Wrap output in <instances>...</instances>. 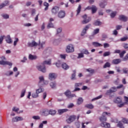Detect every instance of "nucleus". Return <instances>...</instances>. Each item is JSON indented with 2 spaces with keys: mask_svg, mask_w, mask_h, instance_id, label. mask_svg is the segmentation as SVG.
Listing matches in <instances>:
<instances>
[{
  "mask_svg": "<svg viewBox=\"0 0 128 128\" xmlns=\"http://www.w3.org/2000/svg\"><path fill=\"white\" fill-rule=\"evenodd\" d=\"M52 64V62L50 60H45L40 65L38 66H36L38 70L42 72H46V64Z\"/></svg>",
  "mask_w": 128,
  "mask_h": 128,
  "instance_id": "1",
  "label": "nucleus"
},
{
  "mask_svg": "<svg viewBox=\"0 0 128 128\" xmlns=\"http://www.w3.org/2000/svg\"><path fill=\"white\" fill-rule=\"evenodd\" d=\"M106 116H110V113L108 112H104L102 113V116L99 118V120L101 124L106 122Z\"/></svg>",
  "mask_w": 128,
  "mask_h": 128,
  "instance_id": "2",
  "label": "nucleus"
},
{
  "mask_svg": "<svg viewBox=\"0 0 128 128\" xmlns=\"http://www.w3.org/2000/svg\"><path fill=\"white\" fill-rule=\"evenodd\" d=\"M6 60V57L2 56V57L0 58V64L2 66H6V64H8V66H12V63L8 62V61H5Z\"/></svg>",
  "mask_w": 128,
  "mask_h": 128,
  "instance_id": "3",
  "label": "nucleus"
},
{
  "mask_svg": "<svg viewBox=\"0 0 128 128\" xmlns=\"http://www.w3.org/2000/svg\"><path fill=\"white\" fill-rule=\"evenodd\" d=\"M66 50L68 54L74 52V47L72 44H69L66 46Z\"/></svg>",
  "mask_w": 128,
  "mask_h": 128,
  "instance_id": "4",
  "label": "nucleus"
},
{
  "mask_svg": "<svg viewBox=\"0 0 128 128\" xmlns=\"http://www.w3.org/2000/svg\"><path fill=\"white\" fill-rule=\"evenodd\" d=\"M48 84V82L44 81V76H39V86H42L44 84Z\"/></svg>",
  "mask_w": 128,
  "mask_h": 128,
  "instance_id": "5",
  "label": "nucleus"
},
{
  "mask_svg": "<svg viewBox=\"0 0 128 128\" xmlns=\"http://www.w3.org/2000/svg\"><path fill=\"white\" fill-rule=\"evenodd\" d=\"M82 18L84 20L82 22V23L83 24H88L90 22V20H92V18L88 16V15L84 14V16H82Z\"/></svg>",
  "mask_w": 128,
  "mask_h": 128,
  "instance_id": "6",
  "label": "nucleus"
},
{
  "mask_svg": "<svg viewBox=\"0 0 128 128\" xmlns=\"http://www.w3.org/2000/svg\"><path fill=\"white\" fill-rule=\"evenodd\" d=\"M76 116H70L66 120V122L68 124H71L74 120H76Z\"/></svg>",
  "mask_w": 128,
  "mask_h": 128,
  "instance_id": "7",
  "label": "nucleus"
},
{
  "mask_svg": "<svg viewBox=\"0 0 128 128\" xmlns=\"http://www.w3.org/2000/svg\"><path fill=\"white\" fill-rule=\"evenodd\" d=\"M82 86V82L75 83L74 88L75 89L72 91L73 92H78V90H80V88H78L80 86Z\"/></svg>",
  "mask_w": 128,
  "mask_h": 128,
  "instance_id": "8",
  "label": "nucleus"
},
{
  "mask_svg": "<svg viewBox=\"0 0 128 128\" xmlns=\"http://www.w3.org/2000/svg\"><path fill=\"white\" fill-rule=\"evenodd\" d=\"M20 120H24V118L20 116H16L12 118V122H20Z\"/></svg>",
  "mask_w": 128,
  "mask_h": 128,
  "instance_id": "9",
  "label": "nucleus"
},
{
  "mask_svg": "<svg viewBox=\"0 0 128 128\" xmlns=\"http://www.w3.org/2000/svg\"><path fill=\"white\" fill-rule=\"evenodd\" d=\"M48 78L50 80H56V74L54 73H50L48 74Z\"/></svg>",
  "mask_w": 128,
  "mask_h": 128,
  "instance_id": "10",
  "label": "nucleus"
},
{
  "mask_svg": "<svg viewBox=\"0 0 128 128\" xmlns=\"http://www.w3.org/2000/svg\"><path fill=\"white\" fill-rule=\"evenodd\" d=\"M41 112L42 116H48L50 114V110L48 109H43L41 111Z\"/></svg>",
  "mask_w": 128,
  "mask_h": 128,
  "instance_id": "11",
  "label": "nucleus"
},
{
  "mask_svg": "<svg viewBox=\"0 0 128 128\" xmlns=\"http://www.w3.org/2000/svg\"><path fill=\"white\" fill-rule=\"evenodd\" d=\"M58 10H60V8L58 6H54L52 8V12L53 14H56L58 12Z\"/></svg>",
  "mask_w": 128,
  "mask_h": 128,
  "instance_id": "12",
  "label": "nucleus"
},
{
  "mask_svg": "<svg viewBox=\"0 0 128 128\" xmlns=\"http://www.w3.org/2000/svg\"><path fill=\"white\" fill-rule=\"evenodd\" d=\"M58 16L60 18H64L66 16V12L62 10L60 11L58 13Z\"/></svg>",
  "mask_w": 128,
  "mask_h": 128,
  "instance_id": "13",
  "label": "nucleus"
},
{
  "mask_svg": "<svg viewBox=\"0 0 128 128\" xmlns=\"http://www.w3.org/2000/svg\"><path fill=\"white\" fill-rule=\"evenodd\" d=\"M117 89L116 87H112L109 90L107 91L106 94H110L112 92H116Z\"/></svg>",
  "mask_w": 128,
  "mask_h": 128,
  "instance_id": "14",
  "label": "nucleus"
},
{
  "mask_svg": "<svg viewBox=\"0 0 128 128\" xmlns=\"http://www.w3.org/2000/svg\"><path fill=\"white\" fill-rule=\"evenodd\" d=\"M100 126L102 128H110V124L109 123H108L106 122H104L103 123H101Z\"/></svg>",
  "mask_w": 128,
  "mask_h": 128,
  "instance_id": "15",
  "label": "nucleus"
},
{
  "mask_svg": "<svg viewBox=\"0 0 128 128\" xmlns=\"http://www.w3.org/2000/svg\"><path fill=\"white\" fill-rule=\"evenodd\" d=\"M6 42H7V44H10L12 42V38H10V35H8L6 38Z\"/></svg>",
  "mask_w": 128,
  "mask_h": 128,
  "instance_id": "16",
  "label": "nucleus"
},
{
  "mask_svg": "<svg viewBox=\"0 0 128 128\" xmlns=\"http://www.w3.org/2000/svg\"><path fill=\"white\" fill-rule=\"evenodd\" d=\"M116 88H118V89L122 88V91L120 92H119V94H124V85L122 84H121L119 85L118 86L116 87Z\"/></svg>",
  "mask_w": 128,
  "mask_h": 128,
  "instance_id": "17",
  "label": "nucleus"
},
{
  "mask_svg": "<svg viewBox=\"0 0 128 128\" xmlns=\"http://www.w3.org/2000/svg\"><path fill=\"white\" fill-rule=\"evenodd\" d=\"M121 62L122 60L120 59H114L112 60V64H118Z\"/></svg>",
  "mask_w": 128,
  "mask_h": 128,
  "instance_id": "18",
  "label": "nucleus"
},
{
  "mask_svg": "<svg viewBox=\"0 0 128 128\" xmlns=\"http://www.w3.org/2000/svg\"><path fill=\"white\" fill-rule=\"evenodd\" d=\"M28 58L30 60H36L38 58V56L36 55H32V54H30L28 56Z\"/></svg>",
  "mask_w": 128,
  "mask_h": 128,
  "instance_id": "19",
  "label": "nucleus"
},
{
  "mask_svg": "<svg viewBox=\"0 0 128 128\" xmlns=\"http://www.w3.org/2000/svg\"><path fill=\"white\" fill-rule=\"evenodd\" d=\"M119 20L123 22H126V20H128V18L124 15H121L119 16Z\"/></svg>",
  "mask_w": 128,
  "mask_h": 128,
  "instance_id": "20",
  "label": "nucleus"
},
{
  "mask_svg": "<svg viewBox=\"0 0 128 128\" xmlns=\"http://www.w3.org/2000/svg\"><path fill=\"white\" fill-rule=\"evenodd\" d=\"M68 110L66 108V109H60L58 110V113L59 114H64V112H68Z\"/></svg>",
  "mask_w": 128,
  "mask_h": 128,
  "instance_id": "21",
  "label": "nucleus"
},
{
  "mask_svg": "<svg viewBox=\"0 0 128 128\" xmlns=\"http://www.w3.org/2000/svg\"><path fill=\"white\" fill-rule=\"evenodd\" d=\"M56 110L52 109L49 110V114H50L51 116H56Z\"/></svg>",
  "mask_w": 128,
  "mask_h": 128,
  "instance_id": "22",
  "label": "nucleus"
},
{
  "mask_svg": "<svg viewBox=\"0 0 128 128\" xmlns=\"http://www.w3.org/2000/svg\"><path fill=\"white\" fill-rule=\"evenodd\" d=\"M38 46V43L34 41H32V42L28 44V46L30 48H32V46Z\"/></svg>",
  "mask_w": 128,
  "mask_h": 128,
  "instance_id": "23",
  "label": "nucleus"
},
{
  "mask_svg": "<svg viewBox=\"0 0 128 128\" xmlns=\"http://www.w3.org/2000/svg\"><path fill=\"white\" fill-rule=\"evenodd\" d=\"M91 10L92 12V14H96V10H98V8L95 6H92L91 7Z\"/></svg>",
  "mask_w": 128,
  "mask_h": 128,
  "instance_id": "24",
  "label": "nucleus"
},
{
  "mask_svg": "<svg viewBox=\"0 0 128 128\" xmlns=\"http://www.w3.org/2000/svg\"><path fill=\"white\" fill-rule=\"evenodd\" d=\"M54 28V25L52 22H49L47 25V28Z\"/></svg>",
  "mask_w": 128,
  "mask_h": 128,
  "instance_id": "25",
  "label": "nucleus"
},
{
  "mask_svg": "<svg viewBox=\"0 0 128 128\" xmlns=\"http://www.w3.org/2000/svg\"><path fill=\"white\" fill-rule=\"evenodd\" d=\"M62 68H64V70H68V68H70V66H68L66 64V63H63L62 64Z\"/></svg>",
  "mask_w": 128,
  "mask_h": 128,
  "instance_id": "26",
  "label": "nucleus"
},
{
  "mask_svg": "<svg viewBox=\"0 0 128 128\" xmlns=\"http://www.w3.org/2000/svg\"><path fill=\"white\" fill-rule=\"evenodd\" d=\"M92 44L94 46H96V47H98V46H102V44H100L98 42H93L92 43Z\"/></svg>",
  "mask_w": 128,
  "mask_h": 128,
  "instance_id": "27",
  "label": "nucleus"
},
{
  "mask_svg": "<svg viewBox=\"0 0 128 128\" xmlns=\"http://www.w3.org/2000/svg\"><path fill=\"white\" fill-rule=\"evenodd\" d=\"M1 16L4 20H8V18H10V16L8 14H1Z\"/></svg>",
  "mask_w": 128,
  "mask_h": 128,
  "instance_id": "28",
  "label": "nucleus"
},
{
  "mask_svg": "<svg viewBox=\"0 0 128 128\" xmlns=\"http://www.w3.org/2000/svg\"><path fill=\"white\" fill-rule=\"evenodd\" d=\"M82 10V6L80 4L78 6L77 10H76V16H78L80 14V10Z\"/></svg>",
  "mask_w": 128,
  "mask_h": 128,
  "instance_id": "29",
  "label": "nucleus"
},
{
  "mask_svg": "<svg viewBox=\"0 0 128 128\" xmlns=\"http://www.w3.org/2000/svg\"><path fill=\"white\" fill-rule=\"evenodd\" d=\"M76 70H74L73 74H72V78H71V80H76Z\"/></svg>",
  "mask_w": 128,
  "mask_h": 128,
  "instance_id": "30",
  "label": "nucleus"
},
{
  "mask_svg": "<svg viewBox=\"0 0 128 128\" xmlns=\"http://www.w3.org/2000/svg\"><path fill=\"white\" fill-rule=\"evenodd\" d=\"M104 68H110V63L106 62L103 66Z\"/></svg>",
  "mask_w": 128,
  "mask_h": 128,
  "instance_id": "31",
  "label": "nucleus"
},
{
  "mask_svg": "<svg viewBox=\"0 0 128 128\" xmlns=\"http://www.w3.org/2000/svg\"><path fill=\"white\" fill-rule=\"evenodd\" d=\"M84 102V100L82 98H78L77 101L78 104H81Z\"/></svg>",
  "mask_w": 128,
  "mask_h": 128,
  "instance_id": "32",
  "label": "nucleus"
},
{
  "mask_svg": "<svg viewBox=\"0 0 128 128\" xmlns=\"http://www.w3.org/2000/svg\"><path fill=\"white\" fill-rule=\"evenodd\" d=\"M50 86H51L52 88H56V82H52L50 83Z\"/></svg>",
  "mask_w": 128,
  "mask_h": 128,
  "instance_id": "33",
  "label": "nucleus"
},
{
  "mask_svg": "<svg viewBox=\"0 0 128 128\" xmlns=\"http://www.w3.org/2000/svg\"><path fill=\"white\" fill-rule=\"evenodd\" d=\"M106 6V2H102L100 4V7L102 8H104Z\"/></svg>",
  "mask_w": 128,
  "mask_h": 128,
  "instance_id": "34",
  "label": "nucleus"
},
{
  "mask_svg": "<svg viewBox=\"0 0 128 128\" xmlns=\"http://www.w3.org/2000/svg\"><path fill=\"white\" fill-rule=\"evenodd\" d=\"M60 42V40L57 39V40H54L53 42L54 44V46H58V44H59Z\"/></svg>",
  "mask_w": 128,
  "mask_h": 128,
  "instance_id": "35",
  "label": "nucleus"
},
{
  "mask_svg": "<svg viewBox=\"0 0 128 128\" xmlns=\"http://www.w3.org/2000/svg\"><path fill=\"white\" fill-rule=\"evenodd\" d=\"M26 90L25 89H24L21 92V94L20 98H24V94H26Z\"/></svg>",
  "mask_w": 128,
  "mask_h": 128,
  "instance_id": "36",
  "label": "nucleus"
},
{
  "mask_svg": "<svg viewBox=\"0 0 128 128\" xmlns=\"http://www.w3.org/2000/svg\"><path fill=\"white\" fill-rule=\"evenodd\" d=\"M100 32V28H97L94 30L93 32V35L94 36V34H98Z\"/></svg>",
  "mask_w": 128,
  "mask_h": 128,
  "instance_id": "37",
  "label": "nucleus"
},
{
  "mask_svg": "<svg viewBox=\"0 0 128 128\" xmlns=\"http://www.w3.org/2000/svg\"><path fill=\"white\" fill-rule=\"evenodd\" d=\"M44 89L42 88H39L38 89L36 90V92L38 94H40V92H44Z\"/></svg>",
  "mask_w": 128,
  "mask_h": 128,
  "instance_id": "38",
  "label": "nucleus"
},
{
  "mask_svg": "<svg viewBox=\"0 0 128 128\" xmlns=\"http://www.w3.org/2000/svg\"><path fill=\"white\" fill-rule=\"evenodd\" d=\"M82 54H90V52H88V50L86 49H83L82 50Z\"/></svg>",
  "mask_w": 128,
  "mask_h": 128,
  "instance_id": "39",
  "label": "nucleus"
},
{
  "mask_svg": "<svg viewBox=\"0 0 128 128\" xmlns=\"http://www.w3.org/2000/svg\"><path fill=\"white\" fill-rule=\"evenodd\" d=\"M86 108H90V110H92V108H94V106L92 104H86Z\"/></svg>",
  "mask_w": 128,
  "mask_h": 128,
  "instance_id": "40",
  "label": "nucleus"
},
{
  "mask_svg": "<svg viewBox=\"0 0 128 128\" xmlns=\"http://www.w3.org/2000/svg\"><path fill=\"white\" fill-rule=\"evenodd\" d=\"M101 24H102V22H100V21H99L98 20H96L94 22V26H100Z\"/></svg>",
  "mask_w": 128,
  "mask_h": 128,
  "instance_id": "41",
  "label": "nucleus"
},
{
  "mask_svg": "<svg viewBox=\"0 0 128 128\" xmlns=\"http://www.w3.org/2000/svg\"><path fill=\"white\" fill-rule=\"evenodd\" d=\"M110 16L112 18H114L116 16V12H112Z\"/></svg>",
  "mask_w": 128,
  "mask_h": 128,
  "instance_id": "42",
  "label": "nucleus"
},
{
  "mask_svg": "<svg viewBox=\"0 0 128 128\" xmlns=\"http://www.w3.org/2000/svg\"><path fill=\"white\" fill-rule=\"evenodd\" d=\"M32 96L34 98H38V94L36 92V93L32 94Z\"/></svg>",
  "mask_w": 128,
  "mask_h": 128,
  "instance_id": "43",
  "label": "nucleus"
},
{
  "mask_svg": "<svg viewBox=\"0 0 128 128\" xmlns=\"http://www.w3.org/2000/svg\"><path fill=\"white\" fill-rule=\"evenodd\" d=\"M84 53L82 52V53H79L78 54V58H84Z\"/></svg>",
  "mask_w": 128,
  "mask_h": 128,
  "instance_id": "44",
  "label": "nucleus"
},
{
  "mask_svg": "<svg viewBox=\"0 0 128 128\" xmlns=\"http://www.w3.org/2000/svg\"><path fill=\"white\" fill-rule=\"evenodd\" d=\"M102 98V95H100L98 97H96L93 99H92V102H94V100H100V98Z\"/></svg>",
  "mask_w": 128,
  "mask_h": 128,
  "instance_id": "45",
  "label": "nucleus"
},
{
  "mask_svg": "<svg viewBox=\"0 0 128 128\" xmlns=\"http://www.w3.org/2000/svg\"><path fill=\"white\" fill-rule=\"evenodd\" d=\"M49 4L47 2H44V6H46L45 8H44V10H48V6H49Z\"/></svg>",
  "mask_w": 128,
  "mask_h": 128,
  "instance_id": "46",
  "label": "nucleus"
},
{
  "mask_svg": "<svg viewBox=\"0 0 128 128\" xmlns=\"http://www.w3.org/2000/svg\"><path fill=\"white\" fill-rule=\"evenodd\" d=\"M86 72H90V74H94V70L90 68L86 70Z\"/></svg>",
  "mask_w": 128,
  "mask_h": 128,
  "instance_id": "47",
  "label": "nucleus"
},
{
  "mask_svg": "<svg viewBox=\"0 0 128 128\" xmlns=\"http://www.w3.org/2000/svg\"><path fill=\"white\" fill-rule=\"evenodd\" d=\"M62 32V28H58L56 30V34H60Z\"/></svg>",
  "mask_w": 128,
  "mask_h": 128,
  "instance_id": "48",
  "label": "nucleus"
},
{
  "mask_svg": "<svg viewBox=\"0 0 128 128\" xmlns=\"http://www.w3.org/2000/svg\"><path fill=\"white\" fill-rule=\"evenodd\" d=\"M115 102L116 104H120V102H122V99H120V98H117L115 100Z\"/></svg>",
  "mask_w": 128,
  "mask_h": 128,
  "instance_id": "49",
  "label": "nucleus"
},
{
  "mask_svg": "<svg viewBox=\"0 0 128 128\" xmlns=\"http://www.w3.org/2000/svg\"><path fill=\"white\" fill-rule=\"evenodd\" d=\"M117 126L120 128H122L124 127V126L122 125V123L121 122H119L117 124Z\"/></svg>",
  "mask_w": 128,
  "mask_h": 128,
  "instance_id": "50",
  "label": "nucleus"
},
{
  "mask_svg": "<svg viewBox=\"0 0 128 128\" xmlns=\"http://www.w3.org/2000/svg\"><path fill=\"white\" fill-rule=\"evenodd\" d=\"M6 38L5 36H2L0 37V44H2V42L4 41V38Z\"/></svg>",
  "mask_w": 128,
  "mask_h": 128,
  "instance_id": "51",
  "label": "nucleus"
},
{
  "mask_svg": "<svg viewBox=\"0 0 128 128\" xmlns=\"http://www.w3.org/2000/svg\"><path fill=\"white\" fill-rule=\"evenodd\" d=\"M104 56H110V52H106L104 54Z\"/></svg>",
  "mask_w": 128,
  "mask_h": 128,
  "instance_id": "52",
  "label": "nucleus"
},
{
  "mask_svg": "<svg viewBox=\"0 0 128 128\" xmlns=\"http://www.w3.org/2000/svg\"><path fill=\"white\" fill-rule=\"evenodd\" d=\"M64 94L66 96H70V90H67L64 92Z\"/></svg>",
  "mask_w": 128,
  "mask_h": 128,
  "instance_id": "53",
  "label": "nucleus"
},
{
  "mask_svg": "<svg viewBox=\"0 0 128 128\" xmlns=\"http://www.w3.org/2000/svg\"><path fill=\"white\" fill-rule=\"evenodd\" d=\"M126 50L122 51L121 53H120V58H123L124 54H126Z\"/></svg>",
  "mask_w": 128,
  "mask_h": 128,
  "instance_id": "54",
  "label": "nucleus"
},
{
  "mask_svg": "<svg viewBox=\"0 0 128 128\" xmlns=\"http://www.w3.org/2000/svg\"><path fill=\"white\" fill-rule=\"evenodd\" d=\"M12 112H18V111L20 110V109L18 108H17L16 107H14L12 110Z\"/></svg>",
  "mask_w": 128,
  "mask_h": 128,
  "instance_id": "55",
  "label": "nucleus"
},
{
  "mask_svg": "<svg viewBox=\"0 0 128 128\" xmlns=\"http://www.w3.org/2000/svg\"><path fill=\"white\" fill-rule=\"evenodd\" d=\"M122 60L124 62H126V60H128V54H127L126 56L123 58Z\"/></svg>",
  "mask_w": 128,
  "mask_h": 128,
  "instance_id": "56",
  "label": "nucleus"
},
{
  "mask_svg": "<svg viewBox=\"0 0 128 128\" xmlns=\"http://www.w3.org/2000/svg\"><path fill=\"white\" fill-rule=\"evenodd\" d=\"M128 36L124 37L122 38H121L120 40L121 42H126V40H128Z\"/></svg>",
  "mask_w": 128,
  "mask_h": 128,
  "instance_id": "57",
  "label": "nucleus"
},
{
  "mask_svg": "<svg viewBox=\"0 0 128 128\" xmlns=\"http://www.w3.org/2000/svg\"><path fill=\"white\" fill-rule=\"evenodd\" d=\"M16 40L14 42V46H16V44L18 42V38H15Z\"/></svg>",
  "mask_w": 128,
  "mask_h": 128,
  "instance_id": "58",
  "label": "nucleus"
},
{
  "mask_svg": "<svg viewBox=\"0 0 128 128\" xmlns=\"http://www.w3.org/2000/svg\"><path fill=\"white\" fill-rule=\"evenodd\" d=\"M14 74V72L12 71H9L6 73V75L10 76H12V74Z\"/></svg>",
  "mask_w": 128,
  "mask_h": 128,
  "instance_id": "59",
  "label": "nucleus"
},
{
  "mask_svg": "<svg viewBox=\"0 0 128 128\" xmlns=\"http://www.w3.org/2000/svg\"><path fill=\"white\" fill-rule=\"evenodd\" d=\"M86 34V30H84V29H83L82 33H81V36H84V34Z\"/></svg>",
  "mask_w": 128,
  "mask_h": 128,
  "instance_id": "60",
  "label": "nucleus"
},
{
  "mask_svg": "<svg viewBox=\"0 0 128 128\" xmlns=\"http://www.w3.org/2000/svg\"><path fill=\"white\" fill-rule=\"evenodd\" d=\"M32 118L34 120H40V116H33Z\"/></svg>",
  "mask_w": 128,
  "mask_h": 128,
  "instance_id": "61",
  "label": "nucleus"
},
{
  "mask_svg": "<svg viewBox=\"0 0 128 128\" xmlns=\"http://www.w3.org/2000/svg\"><path fill=\"white\" fill-rule=\"evenodd\" d=\"M122 71L124 74H126L128 72V68H124Z\"/></svg>",
  "mask_w": 128,
  "mask_h": 128,
  "instance_id": "62",
  "label": "nucleus"
},
{
  "mask_svg": "<svg viewBox=\"0 0 128 128\" xmlns=\"http://www.w3.org/2000/svg\"><path fill=\"white\" fill-rule=\"evenodd\" d=\"M122 122H123L124 124H128V119L124 118L122 120Z\"/></svg>",
  "mask_w": 128,
  "mask_h": 128,
  "instance_id": "63",
  "label": "nucleus"
},
{
  "mask_svg": "<svg viewBox=\"0 0 128 128\" xmlns=\"http://www.w3.org/2000/svg\"><path fill=\"white\" fill-rule=\"evenodd\" d=\"M123 47L125 49L128 48V44H123Z\"/></svg>",
  "mask_w": 128,
  "mask_h": 128,
  "instance_id": "64",
  "label": "nucleus"
}]
</instances>
